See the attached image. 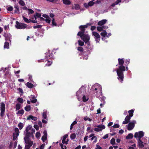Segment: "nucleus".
Segmentation results:
<instances>
[{"label":"nucleus","mask_w":149,"mask_h":149,"mask_svg":"<svg viewBox=\"0 0 149 149\" xmlns=\"http://www.w3.org/2000/svg\"><path fill=\"white\" fill-rule=\"evenodd\" d=\"M118 61L120 66L119 67V68L117 70L116 72L117 75L118 76V79L122 83L124 78L123 72L125 71V67L123 65L124 63V61L123 59L119 58L118 59Z\"/></svg>","instance_id":"nucleus-1"},{"label":"nucleus","mask_w":149,"mask_h":149,"mask_svg":"<svg viewBox=\"0 0 149 149\" xmlns=\"http://www.w3.org/2000/svg\"><path fill=\"white\" fill-rule=\"evenodd\" d=\"M87 27V25L80 26L79 28L81 30L80 31L78 32L77 35L81 37V38L85 42H88L90 39V37L88 34H84L85 29Z\"/></svg>","instance_id":"nucleus-2"},{"label":"nucleus","mask_w":149,"mask_h":149,"mask_svg":"<svg viewBox=\"0 0 149 149\" xmlns=\"http://www.w3.org/2000/svg\"><path fill=\"white\" fill-rule=\"evenodd\" d=\"M92 89L97 97H98L102 95V87L100 85L96 84L92 86Z\"/></svg>","instance_id":"nucleus-3"},{"label":"nucleus","mask_w":149,"mask_h":149,"mask_svg":"<svg viewBox=\"0 0 149 149\" xmlns=\"http://www.w3.org/2000/svg\"><path fill=\"white\" fill-rule=\"evenodd\" d=\"M24 140L25 143L24 149H29L31 146L33 144V147L36 144V143H33V141H31L30 139H27V138L24 137Z\"/></svg>","instance_id":"nucleus-4"},{"label":"nucleus","mask_w":149,"mask_h":149,"mask_svg":"<svg viewBox=\"0 0 149 149\" xmlns=\"http://www.w3.org/2000/svg\"><path fill=\"white\" fill-rule=\"evenodd\" d=\"M86 90L85 88L83 86L80 88L77 92L76 95L77 96V99L79 101L80 100L81 97L86 92Z\"/></svg>","instance_id":"nucleus-5"},{"label":"nucleus","mask_w":149,"mask_h":149,"mask_svg":"<svg viewBox=\"0 0 149 149\" xmlns=\"http://www.w3.org/2000/svg\"><path fill=\"white\" fill-rule=\"evenodd\" d=\"M15 27L17 29H24L26 27L27 25L25 24L19 23L18 21H16Z\"/></svg>","instance_id":"nucleus-6"},{"label":"nucleus","mask_w":149,"mask_h":149,"mask_svg":"<svg viewBox=\"0 0 149 149\" xmlns=\"http://www.w3.org/2000/svg\"><path fill=\"white\" fill-rule=\"evenodd\" d=\"M0 110V116L1 117H3L4 115L5 110V105L3 102H1V104Z\"/></svg>","instance_id":"nucleus-7"},{"label":"nucleus","mask_w":149,"mask_h":149,"mask_svg":"<svg viewBox=\"0 0 149 149\" xmlns=\"http://www.w3.org/2000/svg\"><path fill=\"white\" fill-rule=\"evenodd\" d=\"M136 121L135 120H133L131 122L129 123L127 125V129L129 130H132L134 128L135 124H136Z\"/></svg>","instance_id":"nucleus-8"},{"label":"nucleus","mask_w":149,"mask_h":149,"mask_svg":"<svg viewBox=\"0 0 149 149\" xmlns=\"http://www.w3.org/2000/svg\"><path fill=\"white\" fill-rule=\"evenodd\" d=\"M144 135V132L141 131L139 132H136L135 133L134 136L136 138H138V140L141 139L143 136Z\"/></svg>","instance_id":"nucleus-9"},{"label":"nucleus","mask_w":149,"mask_h":149,"mask_svg":"<svg viewBox=\"0 0 149 149\" xmlns=\"http://www.w3.org/2000/svg\"><path fill=\"white\" fill-rule=\"evenodd\" d=\"M92 34L93 36L94 37L96 42H98L100 39V36L99 34L96 32H92Z\"/></svg>","instance_id":"nucleus-10"},{"label":"nucleus","mask_w":149,"mask_h":149,"mask_svg":"<svg viewBox=\"0 0 149 149\" xmlns=\"http://www.w3.org/2000/svg\"><path fill=\"white\" fill-rule=\"evenodd\" d=\"M15 132L13 134V139L14 140H16L19 135V130L18 128H15Z\"/></svg>","instance_id":"nucleus-11"},{"label":"nucleus","mask_w":149,"mask_h":149,"mask_svg":"<svg viewBox=\"0 0 149 149\" xmlns=\"http://www.w3.org/2000/svg\"><path fill=\"white\" fill-rule=\"evenodd\" d=\"M100 34L103 37L102 38V39L103 40H104L105 37H108L109 36L111 35V34L109 33L108 36L107 35V33L105 30L103 31V32L101 33Z\"/></svg>","instance_id":"nucleus-12"},{"label":"nucleus","mask_w":149,"mask_h":149,"mask_svg":"<svg viewBox=\"0 0 149 149\" xmlns=\"http://www.w3.org/2000/svg\"><path fill=\"white\" fill-rule=\"evenodd\" d=\"M105 128V126L104 125H99L97 126V128H95L94 130L96 132H100L104 129Z\"/></svg>","instance_id":"nucleus-13"},{"label":"nucleus","mask_w":149,"mask_h":149,"mask_svg":"<svg viewBox=\"0 0 149 149\" xmlns=\"http://www.w3.org/2000/svg\"><path fill=\"white\" fill-rule=\"evenodd\" d=\"M131 117L128 115L127 116L125 119V120L123 121V124H127L128 123Z\"/></svg>","instance_id":"nucleus-14"},{"label":"nucleus","mask_w":149,"mask_h":149,"mask_svg":"<svg viewBox=\"0 0 149 149\" xmlns=\"http://www.w3.org/2000/svg\"><path fill=\"white\" fill-rule=\"evenodd\" d=\"M144 143L141 141V139L138 140V144L139 148H141L144 147Z\"/></svg>","instance_id":"nucleus-15"},{"label":"nucleus","mask_w":149,"mask_h":149,"mask_svg":"<svg viewBox=\"0 0 149 149\" xmlns=\"http://www.w3.org/2000/svg\"><path fill=\"white\" fill-rule=\"evenodd\" d=\"M68 136V135L65 134L63 136V139L62 141V142L63 144H67L68 142V139H67V141H66V139L67 138Z\"/></svg>","instance_id":"nucleus-16"},{"label":"nucleus","mask_w":149,"mask_h":149,"mask_svg":"<svg viewBox=\"0 0 149 149\" xmlns=\"http://www.w3.org/2000/svg\"><path fill=\"white\" fill-rule=\"evenodd\" d=\"M42 16L46 18L45 21L46 22L49 24L50 23L51 19L49 16L47 15H42Z\"/></svg>","instance_id":"nucleus-17"},{"label":"nucleus","mask_w":149,"mask_h":149,"mask_svg":"<svg viewBox=\"0 0 149 149\" xmlns=\"http://www.w3.org/2000/svg\"><path fill=\"white\" fill-rule=\"evenodd\" d=\"M30 97L31 102L33 103H35L37 101V100L35 99V97L34 95H31L30 96Z\"/></svg>","instance_id":"nucleus-18"},{"label":"nucleus","mask_w":149,"mask_h":149,"mask_svg":"<svg viewBox=\"0 0 149 149\" xmlns=\"http://www.w3.org/2000/svg\"><path fill=\"white\" fill-rule=\"evenodd\" d=\"M6 38V40H9L11 42V36L10 34H5L4 35Z\"/></svg>","instance_id":"nucleus-19"},{"label":"nucleus","mask_w":149,"mask_h":149,"mask_svg":"<svg viewBox=\"0 0 149 149\" xmlns=\"http://www.w3.org/2000/svg\"><path fill=\"white\" fill-rule=\"evenodd\" d=\"M107 28V27L105 26H97V31H101L104 29H106Z\"/></svg>","instance_id":"nucleus-20"},{"label":"nucleus","mask_w":149,"mask_h":149,"mask_svg":"<svg viewBox=\"0 0 149 149\" xmlns=\"http://www.w3.org/2000/svg\"><path fill=\"white\" fill-rule=\"evenodd\" d=\"M31 119L32 120L34 121H36L37 120V118L36 117L33 116L31 115L27 117V120H30Z\"/></svg>","instance_id":"nucleus-21"},{"label":"nucleus","mask_w":149,"mask_h":149,"mask_svg":"<svg viewBox=\"0 0 149 149\" xmlns=\"http://www.w3.org/2000/svg\"><path fill=\"white\" fill-rule=\"evenodd\" d=\"M107 22V20L106 19H103L102 20L100 21H99L98 22V25L100 26H102L104 24Z\"/></svg>","instance_id":"nucleus-22"},{"label":"nucleus","mask_w":149,"mask_h":149,"mask_svg":"<svg viewBox=\"0 0 149 149\" xmlns=\"http://www.w3.org/2000/svg\"><path fill=\"white\" fill-rule=\"evenodd\" d=\"M47 111L46 110H44L42 114V118L44 119L47 118Z\"/></svg>","instance_id":"nucleus-23"},{"label":"nucleus","mask_w":149,"mask_h":149,"mask_svg":"<svg viewBox=\"0 0 149 149\" xmlns=\"http://www.w3.org/2000/svg\"><path fill=\"white\" fill-rule=\"evenodd\" d=\"M63 3L65 5H70L71 3V2L69 0H63Z\"/></svg>","instance_id":"nucleus-24"},{"label":"nucleus","mask_w":149,"mask_h":149,"mask_svg":"<svg viewBox=\"0 0 149 149\" xmlns=\"http://www.w3.org/2000/svg\"><path fill=\"white\" fill-rule=\"evenodd\" d=\"M134 112V111L133 109L131 110L128 111V112L129 113V116H130L132 117L133 116V113Z\"/></svg>","instance_id":"nucleus-25"},{"label":"nucleus","mask_w":149,"mask_h":149,"mask_svg":"<svg viewBox=\"0 0 149 149\" xmlns=\"http://www.w3.org/2000/svg\"><path fill=\"white\" fill-rule=\"evenodd\" d=\"M31 134L29 131H26V136L24 137H26L29 139V137L31 135Z\"/></svg>","instance_id":"nucleus-26"},{"label":"nucleus","mask_w":149,"mask_h":149,"mask_svg":"<svg viewBox=\"0 0 149 149\" xmlns=\"http://www.w3.org/2000/svg\"><path fill=\"white\" fill-rule=\"evenodd\" d=\"M4 48L9 49V44L7 42H5L4 45Z\"/></svg>","instance_id":"nucleus-27"},{"label":"nucleus","mask_w":149,"mask_h":149,"mask_svg":"<svg viewBox=\"0 0 149 149\" xmlns=\"http://www.w3.org/2000/svg\"><path fill=\"white\" fill-rule=\"evenodd\" d=\"M26 86H27V87H28V88H32L33 86V84H32L31 83H30L29 82H27L26 84Z\"/></svg>","instance_id":"nucleus-28"},{"label":"nucleus","mask_w":149,"mask_h":149,"mask_svg":"<svg viewBox=\"0 0 149 149\" xmlns=\"http://www.w3.org/2000/svg\"><path fill=\"white\" fill-rule=\"evenodd\" d=\"M19 3L21 6H25V3L22 0H20L18 2Z\"/></svg>","instance_id":"nucleus-29"},{"label":"nucleus","mask_w":149,"mask_h":149,"mask_svg":"<svg viewBox=\"0 0 149 149\" xmlns=\"http://www.w3.org/2000/svg\"><path fill=\"white\" fill-rule=\"evenodd\" d=\"M31 109V107L30 105H28L26 106L24 108L25 110L27 111H29Z\"/></svg>","instance_id":"nucleus-30"},{"label":"nucleus","mask_w":149,"mask_h":149,"mask_svg":"<svg viewBox=\"0 0 149 149\" xmlns=\"http://www.w3.org/2000/svg\"><path fill=\"white\" fill-rule=\"evenodd\" d=\"M119 127V124H116L113 125L111 128L110 131H111L112 128H118Z\"/></svg>","instance_id":"nucleus-31"},{"label":"nucleus","mask_w":149,"mask_h":149,"mask_svg":"<svg viewBox=\"0 0 149 149\" xmlns=\"http://www.w3.org/2000/svg\"><path fill=\"white\" fill-rule=\"evenodd\" d=\"M133 136V135L132 133H130L126 136V139H131L132 138Z\"/></svg>","instance_id":"nucleus-32"},{"label":"nucleus","mask_w":149,"mask_h":149,"mask_svg":"<svg viewBox=\"0 0 149 149\" xmlns=\"http://www.w3.org/2000/svg\"><path fill=\"white\" fill-rule=\"evenodd\" d=\"M24 110L23 109H22L21 110L18 111L17 113L18 114L22 115L24 114Z\"/></svg>","instance_id":"nucleus-33"},{"label":"nucleus","mask_w":149,"mask_h":149,"mask_svg":"<svg viewBox=\"0 0 149 149\" xmlns=\"http://www.w3.org/2000/svg\"><path fill=\"white\" fill-rule=\"evenodd\" d=\"M41 16L40 14L37 13L36 14L34 15V18L35 19H36L37 18L40 17Z\"/></svg>","instance_id":"nucleus-34"},{"label":"nucleus","mask_w":149,"mask_h":149,"mask_svg":"<svg viewBox=\"0 0 149 149\" xmlns=\"http://www.w3.org/2000/svg\"><path fill=\"white\" fill-rule=\"evenodd\" d=\"M77 123V121L75 120V121H74L72 123V124H71V126H70V129L71 130L73 128V126H74V125L76 124Z\"/></svg>","instance_id":"nucleus-35"},{"label":"nucleus","mask_w":149,"mask_h":149,"mask_svg":"<svg viewBox=\"0 0 149 149\" xmlns=\"http://www.w3.org/2000/svg\"><path fill=\"white\" fill-rule=\"evenodd\" d=\"M18 126L20 130H21L23 127V123H19L18 125Z\"/></svg>","instance_id":"nucleus-36"},{"label":"nucleus","mask_w":149,"mask_h":149,"mask_svg":"<svg viewBox=\"0 0 149 149\" xmlns=\"http://www.w3.org/2000/svg\"><path fill=\"white\" fill-rule=\"evenodd\" d=\"M82 99L84 102H86L88 100V97H86L85 95H84Z\"/></svg>","instance_id":"nucleus-37"},{"label":"nucleus","mask_w":149,"mask_h":149,"mask_svg":"<svg viewBox=\"0 0 149 149\" xmlns=\"http://www.w3.org/2000/svg\"><path fill=\"white\" fill-rule=\"evenodd\" d=\"M23 18L24 21L27 23H29L30 22V20H29L27 18L25 17L24 16H23Z\"/></svg>","instance_id":"nucleus-38"},{"label":"nucleus","mask_w":149,"mask_h":149,"mask_svg":"<svg viewBox=\"0 0 149 149\" xmlns=\"http://www.w3.org/2000/svg\"><path fill=\"white\" fill-rule=\"evenodd\" d=\"M110 143L112 145H114L115 144V139L114 138H112L110 141Z\"/></svg>","instance_id":"nucleus-39"},{"label":"nucleus","mask_w":149,"mask_h":149,"mask_svg":"<svg viewBox=\"0 0 149 149\" xmlns=\"http://www.w3.org/2000/svg\"><path fill=\"white\" fill-rule=\"evenodd\" d=\"M21 105L19 104H17L16 105V110H18L20 108Z\"/></svg>","instance_id":"nucleus-40"},{"label":"nucleus","mask_w":149,"mask_h":149,"mask_svg":"<svg viewBox=\"0 0 149 149\" xmlns=\"http://www.w3.org/2000/svg\"><path fill=\"white\" fill-rule=\"evenodd\" d=\"M40 136V133L39 132H37L36 134V136L37 138H39Z\"/></svg>","instance_id":"nucleus-41"},{"label":"nucleus","mask_w":149,"mask_h":149,"mask_svg":"<svg viewBox=\"0 0 149 149\" xmlns=\"http://www.w3.org/2000/svg\"><path fill=\"white\" fill-rule=\"evenodd\" d=\"M78 42L79 45L82 46L84 45V42L80 40H79Z\"/></svg>","instance_id":"nucleus-42"},{"label":"nucleus","mask_w":149,"mask_h":149,"mask_svg":"<svg viewBox=\"0 0 149 149\" xmlns=\"http://www.w3.org/2000/svg\"><path fill=\"white\" fill-rule=\"evenodd\" d=\"M76 137V135L74 134H72L70 135V138L71 139H74Z\"/></svg>","instance_id":"nucleus-43"},{"label":"nucleus","mask_w":149,"mask_h":149,"mask_svg":"<svg viewBox=\"0 0 149 149\" xmlns=\"http://www.w3.org/2000/svg\"><path fill=\"white\" fill-rule=\"evenodd\" d=\"M94 4V3L93 2V1H90L88 3V5L89 6H91L93 5Z\"/></svg>","instance_id":"nucleus-44"},{"label":"nucleus","mask_w":149,"mask_h":149,"mask_svg":"<svg viewBox=\"0 0 149 149\" xmlns=\"http://www.w3.org/2000/svg\"><path fill=\"white\" fill-rule=\"evenodd\" d=\"M52 24L53 26H56L57 24L55 21V19L54 18H53L52 21Z\"/></svg>","instance_id":"nucleus-45"},{"label":"nucleus","mask_w":149,"mask_h":149,"mask_svg":"<svg viewBox=\"0 0 149 149\" xmlns=\"http://www.w3.org/2000/svg\"><path fill=\"white\" fill-rule=\"evenodd\" d=\"M60 146L62 149H66L67 147L66 146H64L63 144H61Z\"/></svg>","instance_id":"nucleus-46"},{"label":"nucleus","mask_w":149,"mask_h":149,"mask_svg":"<svg viewBox=\"0 0 149 149\" xmlns=\"http://www.w3.org/2000/svg\"><path fill=\"white\" fill-rule=\"evenodd\" d=\"M18 101L20 103H22L23 102V99L20 98H18L17 99Z\"/></svg>","instance_id":"nucleus-47"},{"label":"nucleus","mask_w":149,"mask_h":149,"mask_svg":"<svg viewBox=\"0 0 149 149\" xmlns=\"http://www.w3.org/2000/svg\"><path fill=\"white\" fill-rule=\"evenodd\" d=\"M74 9L76 10H78L79 8V6L77 4H75L74 6Z\"/></svg>","instance_id":"nucleus-48"},{"label":"nucleus","mask_w":149,"mask_h":149,"mask_svg":"<svg viewBox=\"0 0 149 149\" xmlns=\"http://www.w3.org/2000/svg\"><path fill=\"white\" fill-rule=\"evenodd\" d=\"M31 126L30 125L28 126L26 128V131H29L30 130H31Z\"/></svg>","instance_id":"nucleus-49"},{"label":"nucleus","mask_w":149,"mask_h":149,"mask_svg":"<svg viewBox=\"0 0 149 149\" xmlns=\"http://www.w3.org/2000/svg\"><path fill=\"white\" fill-rule=\"evenodd\" d=\"M42 27L41 25H38L33 26V28L35 29L37 28H41Z\"/></svg>","instance_id":"nucleus-50"},{"label":"nucleus","mask_w":149,"mask_h":149,"mask_svg":"<svg viewBox=\"0 0 149 149\" xmlns=\"http://www.w3.org/2000/svg\"><path fill=\"white\" fill-rule=\"evenodd\" d=\"M47 62L48 63L46 64V65H47L48 66H50L52 63V62L50 61H47Z\"/></svg>","instance_id":"nucleus-51"},{"label":"nucleus","mask_w":149,"mask_h":149,"mask_svg":"<svg viewBox=\"0 0 149 149\" xmlns=\"http://www.w3.org/2000/svg\"><path fill=\"white\" fill-rule=\"evenodd\" d=\"M47 137L45 136H43L42 138V139L43 142H45V141L46 140Z\"/></svg>","instance_id":"nucleus-52"},{"label":"nucleus","mask_w":149,"mask_h":149,"mask_svg":"<svg viewBox=\"0 0 149 149\" xmlns=\"http://www.w3.org/2000/svg\"><path fill=\"white\" fill-rule=\"evenodd\" d=\"M45 144L44 143L42 144V145H41L39 147L40 149H43L45 146Z\"/></svg>","instance_id":"nucleus-53"},{"label":"nucleus","mask_w":149,"mask_h":149,"mask_svg":"<svg viewBox=\"0 0 149 149\" xmlns=\"http://www.w3.org/2000/svg\"><path fill=\"white\" fill-rule=\"evenodd\" d=\"M13 9V7L12 6H10L9 7H8L7 8L8 10L10 11L12 10Z\"/></svg>","instance_id":"nucleus-54"},{"label":"nucleus","mask_w":149,"mask_h":149,"mask_svg":"<svg viewBox=\"0 0 149 149\" xmlns=\"http://www.w3.org/2000/svg\"><path fill=\"white\" fill-rule=\"evenodd\" d=\"M34 127L37 130H39V127L38 126V125H34Z\"/></svg>","instance_id":"nucleus-55"},{"label":"nucleus","mask_w":149,"mask_h":149,"mask_svg":"<svg viewBox=\"0 0 149 149\" xmlns=\"http://www.w3.org/2000/svg\"><path fill=\"white\" fill-rule=\"evenodd\" d=\"M15 8H16L17 9V10L15 11V12L17 13H18L19 12V8L17 6H16L15 7Z\"/></svg>","instance_id":"nucleus-56"},{"label":"nucleus","mask_w":149,"mask_h":149,"mask_svg":"<svg viewBox=\"0 0 149 149\" xmlns=\"http://www.w3.org/2000/svg\"><path fill=\"white\" fill-rule=\"evenodd\" d=\"M77 50L80 52H82L83 51V48L80 47H79L78 48Z\"/></svg>","instance_id":"nucleus-57"},{"label":"nucleus","mask_w":149,"mask_h":149,"mask_svg":"<svg viewBox=\"0 0 149 149\" xmlns=\"http://www.w3.org/2000/svg\"><path fill=\"white\" fill-rule=\"evenodd\" d=\"M29 11V13L30 14H32L34 13V11L31 9H28Z\"/></svg>","instance_id":"nucleus-58"},{"label":"nucleus","mask_w":149,"mask_h":149,"mask_svg":"<svg viewBox=\"0 0 149 149\" xmlns=\"http://www.w3.org/2000/svg\"><path fill=\"white\" fill-rule=\"evenodd\" d=\"M44 135L43 136H45L47 137V132L46 131H44L43 132Z\"/></svg>","instance_id":"nucleus-59"},{"label":"nucleus","mask_w":149,"mask_h":149,"mask_svg":"<svg viewBox=\"0 0 149 149\" xmlns=\"http://www.w3.org/2000/svg\"><path fill=\"white\" fill-rule=\"evenodd\" d=\"M18 90L19 91L20 93H23V91L22 89L20 88H18Z\"/></svg>","instance_id":"nucleus-60"},{"label":"nucleus","mask_w":149,"mask_h":149,"mask_svg":"<svg viewBox=\"0 0 149 149\" xmlns=\"http://www.w3.org/2000/svg\"><path fill=\"white\" fill-rule=\"evenodd\" d=\"M108 137V134H107L104 135V136L102 137L103 139H106Z\"/></svg>","instance_id":"nucleus-61"},{"label":"nucleus","mask_w":149,"mask_h":149,"mask_svg":"<svg viewBox=\"0 0 149 149\" xmlns=\"http://www.w3.org/2000/svg\"><path fill=\"white\" fill-rule=\"evenodd\" d=\"M125 63L127 65L129 64L130 63V59H127L125 61Z\"/></svg>","instance_id":"nucleus-62"},{"label":"nucleus","mask_w":149,"mask_h":149,"mask_svg":"<svg viewBox=\"0 0 149 149\" xmlns=\"http://www.w3.org/2000/svg\"><path fill=\"white\" fill-rule=\"evenodd\" d=\"M38 124L40 127H42V123L41 121H39L38 122Z\"/></svg>","instance_id":"nucleus-63"},{"label":"nucleus","mask_w":149,"mask_h":149,"mask_svg":"<svg viewBox=\"0 0 149 149\" xmlns=\"http://www.w3.org/2000/svg\"><path fill=\"white\" fill-rule=\"evenodd\" d=\"M96 148L97 149H101L102 148L100 146L97 145Z\"/></svg>","instance_id":"nucleus-64"}]
</instances>
